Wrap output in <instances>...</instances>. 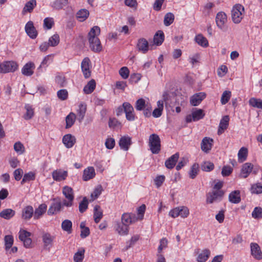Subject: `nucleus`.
<instances>
[{"mask_svg":"<svg viewBox=\"0 0 262 262\" xmlns=\"http://www.w3.org/2000/svg\"><path fill=\"white\" fill-rule=\"evenodd\" d=\"M34 209L32 206L28 205L22 210L21 217L23 220H29L33 216Z\"/></svg>","mask_w":262,"mask_h":262,"instance_id":"nucleus-21","label":"nucleus"},{"mask_svg":"<svg viewBox=\"0 0 262 262\" xmlns=\"http://www.w3.org/2000/svg\"><path fill=\"white\" fill-rule=\"evenodd\" d=\"M249 105L253 107L262 109V100L255 98H251L249 100Z\"/></svg>","mask_w":262,"mask_h":262,"instance_id":"nucleus-40","label":"nucleus"},{"mask_svg":"<svg viewBox=\"0 0 262 262\" xmlns=\"http://www.w3.org/2000/svg\"><path fill=\"white\" fill-rule=\"evenodd\" d=\"M147 103H146L144 99L140 98L137 100L135 107L137 111H142L146 106Z\"/></svg>","mask_w":262,"mask_h":262,"instance_id":"nucleus-51","label":"nucleus"},{"mask_svg":"<svg viewBox=\"0 0 262 262\" xmlns=\"http://www.w3.org/2000/svg\"><path fill=\"white\" fill-rule=\"evenodd\" d=\"M14 149L19 154H23L25 152V147L19 141L17 142L14 144Z\"/></svg>","mask_w":262,"mask_h":262,"instance_id":"nucleus-58","label":"nucleus"},{"mask_svg":"<svg viewBox=\"0 0 262 262\" xmlns=\"http://www.w3.org/2000/svg\"><path fill=\"white\" fill-rule=\"evenodd\" d=\"M251 191L253 193L260 194L262 193V185L259 184H254L251 187Z\"/></svg>","mask_w":262,"mask_h":262,"instance_id":"nucleus-64","label":"nucleus"},{"mask_svg":"<svg viewBox=\"0 0 262 262\" xmlns=\"http://www.w3.org/2000/svg\"><path fill=\"white\" fill-rule=\"evenodd\" d=\"M164 39V35L162 31H159L154 36V42L157 45H161Z\"/></svg>","mask_w":262,"mask_h":262,"instance_id":"nucleus-35","label":"nucleus"},{"mask_svg":"<svg viewBox=\"0 0 262 262\" xmlns=\"http://www.w3.org/2000/svg\"><path fill=\"white\" fill-rule=\"evenodd\" d=\"M57 95L61 100H65L68 98V92L66 89H61L57 92Z\"/></svg>","mask_w":262,"mask_h":262,"instance_id":"nucleus-61","label":"nucleus"},{"mask_svg":"<svg viewBox=\"0 0 262 262\" xmlns=\"http://www.w3.org/2000/svg\"><path fill=\"white\" fill-rule=\"evenodd\" d=\"M62 229L70 234L72 231V223L70 220H65L61 223Z\"/></svg>","mask_w":262,"mask_h":262,"instance_id":"nucleus-33","label":"nucleus"},{"mask_svg":"<svg viewBox=\"0 0 262 262\" xmlns=\"http://www.w3.org/2000/svg\"><path fill=\"white\" fill-rule=\"evenodd\" d=\"M251 255L257 260L262 259V252L259 245L256 243H252L250 245Z\"/></svg>","mask_w":262,"mask_h":262,"instance_id":"nucleus-15","label":"nucleus"},{"mask_svg":"<svg viewBox=\"0 0 262 262\" xmlns=\"http://www.w3.org/2000/svg\"><path fill=\"white\" fill-rule=\"evenodd\" d=\"M248 154V150L245 147H242L238 152V161L243 162L245 161L247 159Z\"/></svg>","mask_w":262,"mask_h":262,"instance_id":"nucleus-43","label":"nucleus"},{"mask_svg":"<svg viewBox=\"0 0 262 262\" xmlns=\"http://www.w3.org/2000/svg\"><path fill=\"white\" fill-rule=\"evenodd\" d=\"M199 171V164L198 163H194L192 165V166L190 168V170L189 172V177L192 179H194L196 177V176H197Z\"/></svg>","mask_w":262,"mask_h":262,"instance_id":"nucleus-44","label":"nucleus"},{"mask_svg":"<svg viewBox=\"0 0 262 262\" xmlns=\"http://www.w3.org/2000/svg\"><path fill=\"white\" fill-rule=\"evenodd\" d=\"M229 117L228 116H224L220 121L217 130V134L221 135L228 128L229 125Z\"/></svg>","mask_w":262,"mask_h":262,"instance_id":"nucleus-17","label":"nucleus"},{"mask_svg":"<svg viewBox=\"0 0 262 262\" xmlns=\"http://www.w3.org/2000/svg\"><path fill=\"white\" fill-rule=\"evenodd\" d=\"M252 216L254 219L262 218V209L260 207H256L254 208L252 213Z\"/></svg>","mask_w":262,"mask_h":262,"instance_id":"nucleus-60","label":"nucleus"},{"mask_svg":"<svg viewBox=\"0 0 262 262\" xmlns=\"http://www.w3.org/2000/svg\"><path fill=\"white\" fill-rule=\"evenodd\" d=\"M206 97V94L200 92L193 95L190 98V103L193 106L198 105Z\"/></svg>","mask_w":262,"mask_h":262,"instance_id":"nucleus-18","label":"nucleus"},{"mask_svg":"<svg viewBox=\"0 0 262 262\" xmlns=\"http://www.w3.org/2000/svg\"><path fill=\"white\" fill-rule=\"evenodd\" d=\"M35 64L32 62L27 63L22 68V74L26 76H30L34 73V69H35Z\"/></svg>","mask_w":262,"mask_h":262,"instance_id":"nucleus-19","label":"nucleus"},{"mask_svg":"<svg viewBox=\"0 0 262 262\" xmlns=\"http://www.w3.org/2000/svg\"><path fill=\"white\" fill-rule=\"evenodd\" d=\"M227 21L226 14L223 12H220L217 13L215 17V22L217 26L224 32L227 30V27L226 24Z\"/></svg>","mask_w":262,"mask_h":262,"instance_id":"nucleus-6","label":"nucleus"},{"mask_svg":"<svg viewBox=\"0 0 262 262\" xmlns=\"http://www.w3.org/2000/svg\"><path fill=\"white\" fill-rule=\"evenodd\" d=\"M88 206V201L86 197L83 198L82 201L79 203V210L81 213L86 211Z\"/></svg>","mask_w":262,"mask_h":262,"instance_id":"nucleus-57","label":"nucleus"},{"mask_svg":"<svg viewBox=\"0 0 262 262\" xmlns=\"http://www.w3.org/2000/svg\"><path fill=\"white\" fill-rule=\"evenodd\" d=\"M174 16L173 13L168 12L166 13L164 18V24L166 26L170 25L174 20Z\"/></svg>","mask_w":262,"mask_h":262,"instance_id":"nucleus-47","label":"nucleus"},{"mask_svg":"<svg viewBox=\"0 0 262 262\" xmlns=\"http://www.w3.org/2000/svg\"><path fill=\"white\" fill-rule=\"evenodd\" d=\"M210 252L208 249L204 250L198 256V262H205L208 258Z\"/></svg>","mask_w":262,"mask_h":262,"instance_id":"nucleus-39","label":"nucleus"},{"mask_svg":"<svg viewBox=\"0 0 262 262\" xmlns=\"http://www.w3.org/2000/svg\"><path fill=\"white\" fill-rule=\"evenodd\" d=\"M102 216L103 213L100 207L98 205H96L94 209V219L95 222L98 223L102 218Z\"/></svg>","mask_w":262,"mask_h":262,"instance_id":"nucleus-29","label":"nucleus"},{"mask_svg":"<svg viewBox=\"0 0 262 262\" xmlns=\"http://www.w3.org/2000/svg\"><path fill=\"white\" fill-rule=\"evenodd\" d=\"M213 140L209 137H204L201 143V148L205 153H208L211 149Z\"/></svg>","mask_w":262,"mask_h":262,"instance_id":"nucleus-12","label":"nucleus"},{"mask_svg":"<svg viewBox=\"0 0 262 262\" xmlns=\"http://www.w3.org/2000/svg\"><path fill=\"white\" fill-rule=\"evenodd\" d=\"M85 222H81L80 224V228H81L80 236L81 238H84L90 235V231L89 227L85 226Z\"/></svg>","mask_w":262,"mask_h":262,"instance_id":"nucleus-45","label":"nucleus"},{"mask_svg":"<svg viewBox=\"0 0 262 262\" xmlns=\"http://www.w3.org/2000/svg\"><path fill=\"white\" fill-rule=\"evenodd\" d=\"M244 12V7L240 5L236 4L232 8L231 16L233 21L235 24L239 23L243 17Z\"/></svg>","mask_w":262,"mask_h":262,"instance_id":"nucleus-3","label":"nucleus"},{"mask_svg":"<svg viewBox=\"0 0 262 262\" xmlns=\"http://www.w3.org/2000/svg\"><path fill=\"white\" fill-rule=\"evenodd\" d=\"M54 25V20L53 18L47 17L43 20V27L47 29L52 28Z\"/></svg>","mask_w":262,"mask_h":262,"instance_id":"nucleus-63","label":"nucleus"},{"mask_svg":"<svg viewBox=\"0 0 262 262\" xmlns=\"http://www.w3.org/2000/svg\"><path fill=\"white\" fill-rule=\"evenodd\" d=\"M85 250L81 248L74 254L73 259L74 262H82L84 257Z\"/></svg>","mask_w":262,"mask_h":262,"instance_id":"nucleus-32","label":"nucleus"},{"mask_svg":"<svg viewBox=\"0 0 262 262\" xmlns=\"http://www.w3.org/2000/svg\"><path fill=\"white\" fill-rule=\"evenodd\" d=\"M6 249H10L13 244V237L11 235H7L4 238Z\"/></svg>","mask_w":262,"mask_h":262,"instance_id":"nucleus-53","label":"nucleus"},{"mask_svg":"<svg viewBox=\"0 0 262 262\" xmlns=\"http://www.w3.org/2000/svg\"><path fill=\"white\" fill-rule=\"evenodd\" d=\"M76 115L73 113H70L66 118V128H70L74 123Z\"/></svg>","mask_w":262,"mask_h":262,"instance_id":"nucleus-36","label":"nucleus"},{"mask_svg":"<svg viewBox=\"0 0 262 262\" xmlns=\"http://www.w3.org/2000/svg\"><path fill=\"white\" fill-rule=\"evenodd\" d=\"M61 207V203L58 202V203H54L49 208V209L48 211V213L49 215L54 214L56 212L59 211L60 210Z\"/></svg>","mask_w":262,"mask_h":262,"instance_id":"nucleus-42","label":"nucleus"},{"mask_svg":"<svg viewBox=\"0 0 262 262\" xmlns=\"http://www.w3.org/2000/svg\"><path fill=\"white\" fill-rule=\"evenodd\" d=\"M53 237L49 233H45L42 235V241L46 247H51L53 241Z\"/></svg>","mask_w":262,"mask_h":262,"instance_id":"nucleus-46","label":"nucleus"},{"mask_svg":"<svg viewBox=\"0 0 262 262\" xmlns=\"http://www.w3.org/2000/svg\"><path fill=\"white\" fill-rule=\"evenodd\" d=\"M68 3V0H56L53 2L52 6L54 9L59 10L67 6Z\"/></svg>","mask_w":262,"mask_h":262,"instance_id":"nucleus-41","label":"nucleus"},{"mask_svg":"<svg viewBox=\"0 0 262 262\" xmlns=\"http://www.w3.org/2000/svg\"><path fill=\"white\" fill-rule=\"evenodd\" d=\"M253 165L250 163H246L242 168L240 176L243 178H246L251 172Z\"/></svg>","mask_w":262,"mask_h":262,"instance_id":"nucleus-22","label":"nucleus"},{"mask_svg":"<svg viewBox=\"0 0 262 262\" xmlns=\"http://www.w3.org/2000/svg\"><path fill=\"white\" fill-rule=\"evenodd\" d=\"M195 40L198 45L202 47H207L208 46V41L207 38L201 34L195 36Z\"/></svg>","mask_w":262,"mask_h":262,"instance_id":"nucleus-34","label":"nucleus"},{"mask_svg":"<svg viewBox=\"0 0 262 262\" xmlns=\"http://www.w3.org/2000/svg\"><path fill=\"white\" fill-rule=\"evenodd\" d=\"M95 171L93 167H88L83 171L82 179L84 181H87L93 179L95 176Z\"/></svg>","mask_w":262,"mask_h":262,"instance_id":"nucleus-24","label":"nucleus"},{"mask_svg":"<svg viewBox=\"0 0 262 262\" xmlns=\"http://www.w3.org/2000/svg\"><path fill=\"white\" fill-rule=\"evenodd\" d=\"M124 112L125 113L126 118L128 121H134L135 119V115L134 113V108L128 102L123 103Z\"/></svg>","mask_w":262,"mask_h":262,"instance_id":"nucleus-10","label":"nucleus"},{"mask_svg":"<svg viewBox=\"0 0 262 262\" xmlns=\"http://www.w3.org/2000/svg\"><path fill=\"white\" fill-rule=\"evenodd\" d=\"M36 5L35 0H31L28 2L23 8V13L25 14L27 12H31Z\"/></svg>","mask_w":262,"mask_h":262,"instance_id":"nucleus-37","label":"nucleus"},{"mask_svg":"<svg viewBox=\"0 0 262 262\" xmlns=\"http://www.w3.org/2000/svg\"><path fill=\"white\" fill-rule=\"evenodd\" d=\"M25 108L26 110V113L24 115V118L27 120H30L34 115V110L29 104L26 105Z\"/></svg>","mask_w":262,"mask_h":262,"instance_id":"nucleus-38","label":"nucleus"},{"mask_svg":"<svg viewBox=\"0 0 262 262\" xmlns=\"http://www.w3.org/2000/svg\"><path fill=\"white\" fill-rule=\"evenodd\" d=\"M50 57L49 55L46 56L42 61L40 65L37 68V74H39L42 72V68H46L49 63Z\"/></svg>","mask_w":262,"mask_h":262,"instance_id":"nucleus-50","label":"nucleus"},{"mask_svg":"<svg viewBox=\"0 0 262 262\" xmlns=\"http://www.w3.org/2000/svg\"><path fill=\"white\" fill-rule=\"evenodd\" d=\"M149 146L153 154H158L161 150V140L159 136L152 134L149 137Z\"/></svg>","mask_w":262,"mask_h":262,"instance_id":"nucleus-2","label":"nucleus"},{"mask_svg":"<svg viewBox=\"0 0 262 262\" xmlns=\"http://www.w3.org/2000/svg\"><path fill=\"white\" fill-rule=\"evenodd\" d=\"M180 210V216L182 218L187 217L189 214V210L186 206H181L179 207Z\"/></svg>","mask_w":262,"mask_h":262,"instance_id":"nucleus-62","label":"nucleus"},{"mask_svg":"<svg viewBox=\"0 0 262 262\" xmlns=\"http://www.w3.org/2000/svg\"><path fill=\"white\" fill-rule=\"evenodd\" d=\"M25 31L28 35L32 39H35L37 36V32L34 26L33 23L28 21L25 26Z\"/></svg>","mask_w":262,"mask_h":262,"instance_id":"nucleus-13","label":"nucleus"},{"mask_svg":"<svg viewBox=\"0 0 262 262\" xmlns=\"http://www.w3.org/2000/svg\"><path fill=\"white\" fill-rule=\"evenodd\" d=\"M62 142L67 148H71L75 143L76 139L75 137L72 135L67 134L63 136Z\"/></svg>","mask_w":262,"mask_h":262,"instance_id":"nucleus-23","label":"nucleus"},{"mask_svg":"<svg viewBox=\"0 0 262 262\" xmlns=\"http://www.w3.org/2000/svg\"><path fill=\"white\" fill-rule=\"evenodd\" d=\"M86 111V106L83 104H80L77 110V119L81 122L85 116Z\"/></svg>","mask_w":262,"mask_h":262,"instance_id":"nucleus-30","label":"nucleus"},{"mask_svg":"<svg viewBox=\"0 0 262 262\" xmlns=\"http://www.w3.org/2000/svg\"><path fill=\"white\" fill-rule=\"evenodd\" d=\"M62 193L68 200H64L63 205L67 207H71L73 205L74 198V192L72 188L68 186L63 187Z\"/></svg>","mask_w":262,"mask_h":262,"instance_id":"nucleus-4","label":"nucleus"},{"mask_svg":"<svg viewBox=\"0 0 262 262\" xmlns=\"http://www.w3.org/2000/svg\"><path fill=\"white\" fill-rule=\"evenodd\" d=\"M214 167L213 163L209 161L204 162L201 165L202 170L205 171H210L213 169Z\"/></svg>","mask_w":262,"mask_h":262,"instance_id":"nucleus-52","label":"nucleus"},{"mask_svg":"<svg viewBox=\"0 0 262 262\" xmlns=\"http://www.w3.org/2000/svg\"><path fill=\"white\" fill-rule=\"evenodd\" d=\"M138 221V217L134 213H124L121 216V222L128 227Z\"/></svg>","mask_w":262,"mask_h":262,"instance_id":"nucleus-8","label":"nucleus"},{"mask_svg":"<svg viewBox=\"0 0 262 262\" xmlns=\"http://www.w3.org/2000/svg\"><path fill=\"white\" fill-rule=\"evenodd\" d=\"M47 206L45 204H41L34 211V219H38L47 210Z\"/></svg>","mask_w":262,"mask_h":262,"instance_id":"nucleus-27","label":"nucleus"},{"mask_svg":"<svg viewBox=\"0 0 262 262\" xmlns=\"http://www.w3.org/2000/svg\"><path fill=\"white\" fill-rule=\"evenodd\" d=\"M132 144L131 138L128 136L122 137L119 142L121 149L127 151Z\"/></svg>","mask_w":262,"mask_h":262,"instance_id":"nucleus-20","label":"nucleus"},{"mask_svg":"<svg viewBox=\"0 0 262 262\" xmlns=\"http://www.w3.org/2000/svg\"><path fill=\"white\" fill-rule=\"evenodd\" d=\"M179 158V154L178 152L173 155L166 160L165 162V166L168 169L173 168L178 161Z\"/></svg>","mask_w":262,"mask_h":262,"instance_id":"nucleus-25","label":"nucleus"},{"mask_svg":"<svg viewBox=\"0 0 262 262\" xmlns=\"http://www.w3.org/2000/svg\"><path fill=\"white\" fill-rule=\"evenodd\" d=\"M89 15V12L86 9L80 10L77 13V17L79 20L82 21L86 19Z\"/></svg>","mask_w":262,"mask_h":262,"instance_id":"nucleus-48","label":"nucleus"},{"mask_svg":"<svg viewBox=\"0 0 262 262\" xmlns=\"http://www.w3.org/2000/svg\"><path fill=\"white\" fill-rule=\"evenodd\" d=\"M114 229L120 235L124 236L128 234V227L122 222L119 221L116 222L114 225Z\"/></svg>","mask_w":262,"mask_h":262,"instance_id":"nucleus-9","label":"nucleus"},{"mask_svg":"<svg viewBox=\"0 0 262 262\" xmlns=\"http://www.w3.org/2000/svg\"><path fill=\"white\" fill-rule=\"evenodd\" d=\"M15 214V211L12 209L8 208L2 210L0 212V217L6 220H10Z\"/></svg>","mask_w":262,"mask_h":262,"instance_id":"nucleus-26","label":"nucleus"},{"mask_svg":"<svg viewBox=\"0 0 262 262\" xmlns=\"http://www.w3.org/2000/svg\"><path fill=\"white\" fill-rule=\"evenodd\" d=\"M229 200L232 203H238L241 201L239 191L234 190L231 192L229 195Z\"/></svg>","mask_w":262,"mask_h":262,"instance_id":"nucleus-28","label":"nucleus"},{"mask_svg":"<svg viewBox=\"0 0 262 262\" xmlns=\"http://www.w3.org/2000/svg\"><path fill=\"white\" fill-rule=\"evenodd\" d=\"M59 42V36L58 34H54L49 39V43L50 46L54 47Z\"/></svg>","mask_w":262,"mask_h":262,"instance_id":"nucleus-59","label":"nucleus"},{"mask_svg":"<svg viewBox=\"0 0 262 262\" xmlns=\"http://www.w3.org/2000/svg\"><path fill=\"white\" fill-rule=\"evenodd\" d=\"M192 113L193 115V121H198L203 118L205 116L203 111L201 109L196 108Z\"/></svg>","mask_w":262,"mask_h":262,"instance_id":"nucleus-49","label":"nucleus"},{"mask_svg":"<svg viewBox=\"0 0 262 262\" xmlns=\"http://www.w3.org/2000/svg\"><path fill=\"white\" fill-rule=\"evenodd\" d=\"M96 87L95 81L93 79L91 80L84 87L83 91L84 93L89 94L92 93Z\"/></svg>","mask_w":262,"mask_h":262,"instance_id":"nucleus-31","label":"nucleus"},{"mask_svg":"<svg viewBox=\"0 0 262 262\" xmlns=\"http://www.w3.org/2000/svg\"><path fill=\"white\" fill-rule=\"evenodd\" d=\"M231 96V93L230 91H225L223 92L221 99V102L222 104H226L229 100Z\"/></svg>","mask_w":262,"mask_h":262,"instance_id":"nucleus-55","label":"nucleus"},{"mask_svg":"<svg viewBox=\"0 0 262 262\" xmlns=\"http://www.w3.org/2000/svg\"><path fill=\"white\" fill-rule=\"evenodd\" d=\"M137 49L143 54L146 53L149 50L148 42L144 38L139 39L137 43Z\"/></svg>","mask_w":262,"mask_h":262,"instance_id":"nucleus-14","label":"nucleus"},{"mask_svg":"<svg viewBox=\"0 0 262 262\" xmlns=\"http://www.w3.org/2000/svg\"><path fill=\"white\" fill-rule=\"evenodd\" d=\"M100 33V29L98 26H94L91 28L89 33V42L91 49L95 52H99L102 47L98 36Z\"/></svg>","mask_w":262,"mask_h":262,"instance_id":"nucleus-1","label":"nucleus"},{"mask_svg":"<svg viewBox=\"0 0 262 262\" xmlns=\"http://www.w3.org/2000/svg\"><path fill=\"white\" fill-rule=\"evenodd\" d=\"M55 82L59 84L60 87L65 86L67 83L66 77L61 75H58L56 76Z\"/></svg>","mask_w":262,"mask_h":262,"instance_id":"nucleus-56","label":"nucleus"},{"mask_svg":"<svg viewBox=\"0 0 262 262\" xmlns=\"http://www.w3.org/2000/svg\"><path fill=\"white\" fill-rule=\"evenodd\" d=\"M90 67V60L88 57H85L83 59L81 63V70L85 78H88L91 76V72Z\"/></svg>","mask_w":262,"mask_h":262,"instance_id":"nucleus-11","label":"nucleus"},{"mask_svg":"<svg viewBox=\"0 0 262 262\" xmlns=\"http://www.w3.org/2000/svg\"><path fill=\"white\" fill-rule=\"evenodd\" d=\"M17 64L14 61H6L0 64V73L14 72L17 69Z\"/></svg>","mask_w":262,"mask_h":262,"instance_id":"nucleus-7","label":"nucleus"},{"mask_svg":"<svg viewBox=\"0 0 262 262\" xmlns=\"http://www.w3.org/2000/svg\"><path fill=\"white\" fill-rule=\"evenodd\" d=\"M35 176L33 172H29L25 173L21 181V184H24L26 182L35 180Z\"/></svg>","mask_w":262,"mask_h":262,"instance_id":"nucleus-54","label":"nucleus"},{"mask_svg":"<svg viewBox=\"0 0 262 262\" xmlns=\"http://www.w3.org/2000/svg\"><path fill=\"white\" fill-rule=\"evenodd\" d=\"M52 175L55 181H61L66 179L68 176V172L59 169L53 171Z\"/></svg>","mask_w":262,"mask_h":262,"instance_id":"nucleus-16","label":"nucleus"},{"mask_svg":"<svg viewBox=\"0 0 262 262\" xmlns=\"http://www.w3.org/2000/svg\"><path fill=\"white\" fill-rule=\"evenodd\" d=\"M224 195L223 190H214L207 194L206 202L207 203L212 204L215 202H219L222 200Z\"/></svg>","mask_w":262,"mask_h":262,"instance_id":"nucleus-5","label":"nucleus"}]
</instances>
